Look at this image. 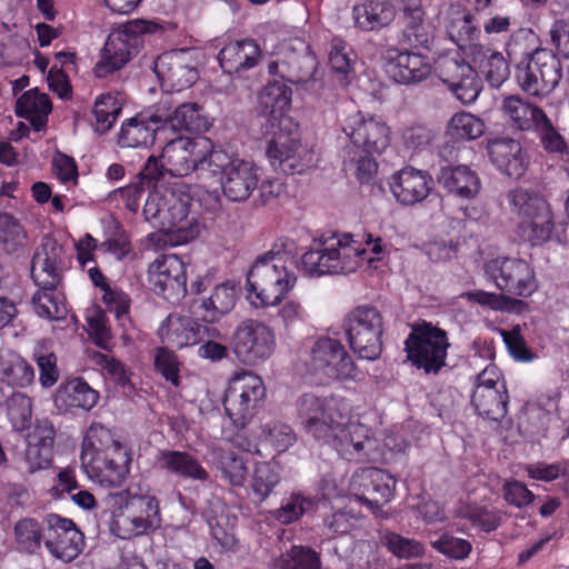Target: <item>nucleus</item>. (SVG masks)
<instances>
[{
	"label": "nucleus",
	"instance_id": "nucleus-63",
	"mask_svg": "<svg viewBox=\"0 0 569 569\" xmlns=\"http://www.w3.org/2000/svg\"><path fill=\"white\" fill-rule=\"evenodd\" d=\"M315 503L312 499L293 493L283 500L280 508L274 510V517L282 523H291L297 521L305 512L311 510Z\"/></svg>",
	"mask_w": 569,
	"mask_h": 569
},
{
	"label": "nucleus",
	"instance_id": "nucleus-30",
	"mask_svg": "<svg viewBox=\"0 0 569 569\" xmlns=\"http://www.w3.org/2000/svg\"><path fill=\"white\" fill-rule=\"evenodd\" d=\"M397 17L392 0H357L352 7L355 27L361 31H380L389 27Z\"/></svg>",
	"mask_w": 569,
	"mask_h": 569
},
{
	"label": "nucleus",
	"instance_id": "nucleus-6",
	"mask_svg": "<svg viewBox=\"0 0 569 569\" xmlns=\"http://www.w3.org/2000/svg\"><path fill=\"white\" fill-rule=\"evenodd\" d=\"M158 32H163L162 26L151 20L134 19L126 22L117 34L108 37L101 60L94 67V74L104 78L121 69L139 52L142 37Z\"/></svg>",
	"mask_w": 569,
	"mask_h": 569
},
{
	"label": "nucleus",
	"instance_id": "nucleus-1",
	"mask_svg": "<svg viewBox=\"0 0 569 569\" xmlns=\"http://www.w3.org/2000/svg\"><path fill=\"white\" fill-rule=\"evenodd\" d=\"M296 266L292 243L286 241L276 242L269 251L259 254L247 273V290L259 300L253 303L278 305L296 284Z\"/></svg>",
	"mask_w": 569,
	"mask_h": 569
},
{
	"label": "nucleus",
	"instance_id": "nucleus-35",
	"mask_svg": "<svg viewBox=\"0 0 569 569\" xmlns=\"http://www.w3.org/2000/svg\"><path fill=\"white\" fill-rule=\"evenodd\" d=\"M99 395L82 378L72 379L59 386L53 403L59 413L74 409L90 410L97 405Z\"/></svg>",
	"mask_w": 569,
	"mask_h": 569
},
{
	"label": "nucleus",
	"instance_id": "nucleus-57",
	"mask_svg": "<svg viewBox=\"0 0 569 569\" xmlns=\"http://www.w3.org/2000/svg\"><path fill=\"white\" fill-rule=\"evenodd\" d=\"M380 542L389 552L400 559L419 558L425 553V548L420 541L393 531H386L381 536Z\"/></svg>",
	"mask_w": 569,
	"mask_h": 569
},
{
	"label": "nucleus",
	"instance_id": "nucleus-15",
	"mask_svg": "<svg viewBox=\"0 0 569 569\" xmlns=\"http://www.w3.org/2000/svg\"><path fill=\"white\" fill-rule=\"evenodd\" d=\"M274 346V336L264 323L248 319L242 321L231 337V349L238 361L257 366L268 359Z\"/></svg>",
	"mask_w": 569,
	"mask_h": 569
},
{
	"label": "nucleus",
	"instance_id": "nucleus-41",
	"mask_svg": "<svg viewBox=\"0 0 569 569\" xmlns=\"http://www.w3.org/2000/svg\"><path fill=\"white\" fill-rule=\"evenodd\" d=\"M471 402L479 416L491 421H500L507 415L508 395L505 383L501 389H475Z\"/></svg>",
	"mask_w": 569,
	"mask_h": 569
},
{
	"label": "nucleus",
	"instance_id": "nucleus-3",
	"mask_svg": "<svg viewBox=\"0 0 569 569\" xmlns=\"http://www.w3.org/2000/svg\"><path fill=\"white\" fill-rule=\"evenodd\" d=\"M200 169L208 172V178H219L222 192L230 201H244L258 188L257 167L222 149H211Z\"/></svg>",
	"mask_w": 569,
	"mask_h": 569
},
{
	"label": "nucleus",
	"instance_id": "nucleus-8",
	"mask_svg": "<svg viewBox=\"0 0 569 569\" xmlns=\"http://www.w3.org/2000/svg\"><path fill=\"white\" fill-rule=\"evenodd\" d=\"M327 433L328 437L319 442L331 446L348 461L365 463L375 460L378 455V440L369 435L366 426L349 422L347 411L331 425Z\"/></svg>",
	"mask_w": 569,
	"mask_h": 569
},
{
	"label": "nucleus",
	"instance_id": "nucleus-7",
	"mask_svg": "<svg viewBox=\"0 0 569 569\" xmlns=\"http://www.w3.org/2000/svg\"><path fill=\"white\" fill-rule=\"evenodd\" d=\"M449 347L447 332L426 321L415 325L405 341L408 359L427 375H438L446 366Z\"/></svg>",
	"mask_w": 569,
	"mask_h": 569
},
{
	"label": "nucleus",
	"instance_id": "nucleus-36",
	"mask_svg": "<svg viewBox=\"0 0 569 569\" xmlns=\"http://www.w3.org/2000/svg\"><path fill=\"white\" fill-rule=\"evenodd\" d=\"M261 58V50L252 39L227 43L219 52L218 60L223 72L232 74L247 71Z\"/></svg>",
	"mask_w": 569,
	"mask_h": 569
},
{
	"label": "nucleus",
	"instance_id": "nucleus-37",
	"mask_svg": "<svg viewBox=\"0 0 569 569\" xmlns=\"http://www.w3.org/2000/svg\"><path fill=\"white\" fill-rule=\"evenodd\" d=\"M160 470L183 479L208 481L209 472L200 465L197 457L188 451L163 449L156 456Z\"/></svg>",
	"mask_w": 569,
	"mask_h": 569
},
{
	"label": "nucleus",
	"instance_id": "nucleus-61",
	"mask_svg": "<svg viewBox=\"0 0 569 569\" xmlns=\"http://www.w3.org/2000/svg\"><path fill=\"white\" fill-rule=\"evenodd\" d=\"M7 416L16 431L30 428L32 418V401L24 393L16 392L6 401Z\"/></svg>",
	"mask_w": 569,
	"mask_h": 569
},
{
	"label": "nucleus",
	"instance_id": "nucleus-39",
	"mask_svg": "<svg viewBox=\"0 0 569 569\" xmlns=\"http://www.w3.org/2000/svg\"><path fill=\"white\" fill-rule=\"evenodd\" d=\"M292 90L283 80H273L263 87L259 104L269 122H279V117L291 103Z\"/></svg>",
	"mask_w": 569,
	"mask_h": 569
},
{
	"label": "nucleus",
	"instance_id": "nucleus-26",
	"mask_svg": "<svg viewBox=\"0 0 569 569\" xmlns=\"http://www.w3.org/2000/svg\"><path fill=\"white\" fill-rule=\"evenodd\" d=\"M385 70L393 81L401 84H413L427 79L431 66L427 58L415 52L388 48L382 53Z\"/></svg>",
	"mask_w": 569,
	"mask_h": 569
},
{
	"label": "nucleus",
	"instance_id": "nucleus-25",
	"mask_svg": "<svg viewBox=\"0 0 569 569\" xmlns=\"http://www.w3.org/2000/svg\"><path fill=\"white\" fill-rule=\"evenodd\" d=\"M199 144V141L183 137L169 141L161 152V159L168 174L172 177H187L192 171H196L199 178H208V172L200 169V164L208 153L198 157L197 149Z\"/></svg>",
	"mask_w": 569,
	"mask_h": 569
},
{
	"label": "nucleus",
	"instance_id": "nucleus-13",
	"mask_svg": "<svg viewBox=\"0 0 569 569\" xmlns=\"http://www.w3.org/2000/svg\"><path fill=\"white\" fill-rule=\"evenodd\" d=\"M164 211L162 212L159 231L176 237V243H187L198 238L204 224L196 213L190 212L191 197L174 189L164 190Z\"/></svg>",
	"mask_w": 569,
	"mask_h": 569
},
{
	"label": "nucleus",
	"instance_id": "nucleus-17",
	"mask_svg": "<svg viewBox=\"0 0 569 569\" xmlns=\"http://www.w3.org/2000/svg\"><path fill=\"white\" fill-rule=\"evenodd\" d=\"M486 271L501 291L513 296L530 297L538 288L533 269L522 259H492Z\"/></svg>",
	"mask_w": 569,
	"mask_h": 569
},
{
	"label": "nucleus",
	"instance_id": "nucleus-43",
	"mask_svg": "<svg viewBox=\"0 0 569 569\" xmlns=\"http://www.w3.org/2000/svg\"><path fill=\"white\" fill-rule=\"evenodd\" d=\"M128 499L131 506L136 530L138 536L148 535L161 525L159 503L154 497L130 495Z\"/></svg>",
	"mask_w": 569,
	"mask_h": 569
},
{
	"label": "nucleus",
	"instance_id": "nucleus-60",
	"mask_svg": "<svg viewBox=\"0 0 569 569\" xmlns=\"http://www.w3.org/2000/svg\"><path fill=\"white\" fill-rule=\"evenodd\" d=\"M0 241L7 253H14L22 249L27 234L19 220L12 214L0 213Z\"/></svg>",
	"mask_w": 569,
	"mask_h": 569
},
{
	"label": "nucleus",
	"instance_id": "nucleus-21",
	"mask_svg": "<svg viewBox=\"0 0 569 569\" xmlns=\"http://www.w3.org/2000/svg\"><path fill=\"white\" fill-rule=\"evenodd\" d=\"M199 316L170 313L159 328V336L171 347L182 349L201 343L206 338H220L221 332L209 323H201Z\"/></svg>",
	"mask_w": 569,
	"mask_h": 569
},
{
	"label": "nucleus",
	"instance_id": "nucleus-58",
	"mask_svg": "<svg viewBox=\"0 0 569 569\" xmlns=\"http://www.w3.org/2000/svg\"><path fill=\"white\" fill-rule=\"evenodd\" d=\"M319 555L311 548L292 547L274 560L276 569H320Z\"/></svg>",
	"mask_w": 569,
	"mask_h": 569
},
{
	"label": "nucleus",
	"instance_id": "nucleus-62",
	"mask_svg": "<svg viewBox=\"0 0 569 569\" xmlns=\"http://www.w3.org/2000/svg\"><path fill=\"white\" fill-rule=\"evenodd\" d=\"M218 467L223 478L227 479L231 486H243L248 476V469L242 456L233 451H226L220 455Z\"/></svg>",
	"mask_w": 569,
	"mask_h": 569
},
{
	"label": "nucleus",
	"instance_id": "nucleus-42",
	"mask_svg": "<svg viewBox=\"0 0 569 569\" xmlns=\"http://www.w3.org/2000/svg\"><path fill=\"white\" fill-rule=\"evenodd\" d=\"M447 33L459 47L476 41L480 37V28L475 16L462 6H452L447 22Z\"/></svg>",
	"mask_w": 569,
	"mask_h": 569
},
{
	"label": "nucleus",
	"instance_id": "nucleus-23",
	"mask_svg": "<svg viewBox=\"0 0 569 569\" xmlns=\"http://www.w3.org/2000/svg\"><path fill=\"white\" fill-rule=\"evenodd\" d=\"M64 249L52 238H44L31 260V278L38 288L58 289L63 279Z\"/></svg>",
	"mask_w": 569,
	"mask_h": 569
},
{
	"label": "nucleus",
	"instance_id": "nucleus-27",
	"mask_svg": "<svg viewBox=\"0 0 569 569\" xmlns=\"http://www.w3.org/2000/svg\"><path fill=\"white\" fill-rule=\"evenodd\" d=\"M433 189V179L428 171L411 166L395 172L390 190L396 200L403 206L422 202Z\"/></svg>",
	"mask_w": 569,
	"mask_h": 569
},
{
	"label": "nucleus",
	"instance_id": "nucleus-47",
	"mask_svg": "<svg viewBox=\"0 0 569 569\" xmlns=\"http://www.w3.org/2000/svg\"><path fill=\"white\" fill-rule=\"evenodd\" d=\"M16 548L19 552L36 555L46 543L47 526H42L33 518L19 520L13 528Z\"/></svg>",
	"mask_w": 569,
	"mask_h": 569
},
{
	"label": "nucleus",
	"instance_id": "nucleus-51",
	"mask_svg": "<svg viewBox=\"0 0 569 569\" xmlns=\"http://www.w3.org/2000/svg\"><path fill=\"white\" fill-rule=\"evenodd\" d=\"M485 122L469 112L456 113L447 127V136L452 142L475 140L485 132Z\"/></svg>",
	"mask_w": 569,
	"mask_h": 569
},
{
	"label": "nucleus",
	"instance_id": "nucleus-20",
	"mask_svg": "<svg viewBox=\"0 0 569 569\" xmlns=\"http://www.w3.org/2000/svg\"><path fill=\"white\" fill-rule=\"evenodd\" d=\"M43 525L47 526L46 548L56 559L70 562L83 550L84 536L71 519L49 513Z\"/></svg>",
	"mask_w": 569,
	"mask_h": 569
},
{
	"label": "nucleus",
	"instance_id": "nucleus-40",
	"mask_svg": "<svg viewBox=\"0 0 569 569\" xmlns=\"http://www.w3.org/2000/svg\"><path fill=\"white\" fill-rule=\"evenodd\" d=\"M158 131L142 112L127 119L118 133V144L121 148H138L152 146Z\"/></svg>",
	"mask_w": 569,
	"mask_h": 569
},
{
	"label": "nucleus",
	"instance_id": "nucleus-34",
	"mask_svg": "<svg viewBox=\"0 0 569 569\" xmlns=\"http://www.w3.org/2000/svg\"><path fill=\"white\" fill-rule=\"evenodd\" d=\"M106 505L108 509L101 517H107L109 531L120 539L138 537L128 490L109 493L106 497Z\"/></svg>",
	"mask_w": 569,
	"mask_h": 569
},
{
	"label": "nucleus",
	"instance_id": "nucleus-32",
	"mask_svg": "<svg viewBox=\"0 0 569 569\" xmlns=\"http://www.w3.org/2000/svg\"><path fill=\"white\" fill-rule=\"evenodd\" d=\"M437 181L449 194L465 200L475 199L481 190L479 174L467 164L441 167Z\"/></svg>",
	"mask_w": 569,
	"mask_h": 569
},
{
	"label": "nucleus",
	"instance_id": "nucleus-59",
	"mask_svg": "<svg viewBox=\"0 0 569 569\" xmlns=\"http://www.w3.org/2000/svg\"><path fill=\"white\" fill-rule=\"evenodd\" d=\"M539 119L532 131L538 134L542 148L549 153L559 154L561 158L569 156L568 146L563 137L547 117L546 112Z\"/></svg>",
	"mask_w": 569,
	"mask_h": 569
},
{
	"label": "nucleus",
	"instance_id": "nucleus-29",
	"mask_svg": "<svg viewBox=\"0 0 569 569\" xmlns=\"http://www.w3.org/2000/svg\"><path fill=\"white\" fill-rule=\"evenodd\" d=\"M237 287L232 281L217 284L209 297L193 299L191 313L199 316L204 323H216L228 315L236 306Z\"/></svg>",
	"mask_w": 569,
	"mask_h": 569
},
{
	"label": "nucleus",
	"instance_id": "nucleus-4",
	"mask_svg": "<svg viewBox=\"0 0 569 569\" xmlns=\"http://www.w3.org/2000/svg\"><path fill=\"white\" fill-rule=\"evenodd\" d=\"M366 249L345 234L336 242L319 241L301 257L302 269L310 277L355 272L362 262Z\"/></svg>",
	"mask_w": 569,
	"mask_h": 569
},
{
	"label": "nucleus",
	"instance_id": "nucleus-11",
	"mask_svg": "<svg viewBox=\"0 0 569 569\" xmlns=\"http://www.w3.org/2000/svg\"><path fill=\"white\" fill-rule=\"evenodd\" d=\"M264 396L261 378L252 372H241L230 379L222 403L233 425L243 428L262 405Z\"/></svg>",
	"mask_w": 569,
	"mask_h": 569
},
{
	"label": "nucleus",
	"instance_id": "nucleus-12",
	"mask_svg": "<svg viewBox=\"0 0 569 569\" xmlns=\"http://www.w3.org/2000/svg\"><path fill=\"white\" fill-rule=\"evenodd\" d=\"M516 78L526 93L533 97L548 96L562 78L561 62L551 50H538L527 61L517 63Z\"/></svg>",
	"mask_w": 569,
	"mask_h": 569
},
{
	"label": "nucleus",
	"instance_id": "nucleus-49",
	"mask_svg": "<svg viewBox=\"0 0 569 569\" xmlns=\"http://www.w3.org/2000/svg\"><path fill=\"white\" fill-rule=\"evenodd\" d=\"M32 360L39 369V382L42 388H51L60 377L57 366V356L50 340H40L32 350Z\"/></svg>",
	"mask_w": 569,
	"mask_h": 569
},
{
	"label": "nucleus",
	"instance_id": "nucleus-44",
	"mask_svg": "<svg viewBox=\"0 0 569 569\" xmlns=\"http://www.w3.org/2000/svg\"><path fill=\"white\" fill-rule=\"evenodd\" d=\"M506 197L510 211L521 220H527L550 210L543 196L532 189L515 188L509 190Z\"/></svg>",
	"mask_w": 569,
	"mask_h": 569
},
{
	"label": "nucleus",
	"instance_id": "nucleus-22",
	"mask_svg": "<svg viewBox=\"0 0 569 569\" xmlns=\"http://www.w3.org/2000/svg\"><path fill=\"white\" fill-rule=\"evenodd\" d=\"M350 138L353 150L381 153L390 141L389 128L375 117L365 118L361 112L349 116L342 127Z\"/></svg>",
	"mask_w": 569,
	"mask_h": 569
},
{
	"label": "nucleus",
	"instance_id": "nucleus-24",
	"mask_svg": "<svg viewBox=\"0 0 569 569\" xmlns=\"http://www.w3.org/2000/svg\"><path fill=\"white\" fill-rule=\"evenodd\" d=\"M402 26V41L411 48L430 49L435 28L427 17L422 0H396Z\"/></svg>",
	"mask_w": 569,
	"mask_h": 569
},
{
	"label": "nucleus",
	"instance_id": "nucleus-55",
	"mask_svg": "<svg viewBox=\"0 0 569 569\" xmlns=\"http://www.w3.org/2000/svg\"><path fill=\"white\" fill-rule=\"evenodd\" d=\"M428 540L436 551L452 559H465L472 549L468 540L455 537L447 531L429 532Z\"/></svg>",
	"mask_w": 569,
	"mask_h": 569
},
{
	"label": "nucleus",
	"instance_id": "nucleus-48",
	"mask_svg": "<svg viewBox=\"0 0 569 569\" xmlns=\"http://www.w3.org/2000/svg\"><path fill=\"white\" fill-rule=\"evenodd\" d=\"M123 107V98L120 92H107L97 97L93 104L96 118L94 131L99 134L107 133L120 116Z\"/></svg>",
	"mask_w": 569,
	"mask_h": 569
},
{
	"label": "nucleus",
	"instance_id": "nucleus-56",
	"mask_svg": "<svg viewBox=\"0 0 569 569\" xmlns=\"http://www.w3.org/2000/svg\"><path fill=\"white\" fill-rule=\"evenodd\" d=\"M541 49L538 34L531 28L517 29L506 43L508 57L510 59L521 57V61H527L536 51Z\"/></svg>",
	"mask_w": 569,
	"mask_h": 569
},
{
	"label": "nucleus",
	"instance_id": "nucleus-33",
	"mask_svg": "<svg viewBox=\"0 0 569 569\" xmlns=\"http://www.w3.org/2000/svg\"><path fill=\"white\" fill-rule=\"evenodd\" d=\"M487 150L491 162L502 173L515 179L523 176L527 161L519 141L511 138L493 139L489 141Z\"/></svg>",
	"mask_w": 569,
	"mask_h": 569
},
{
	"label": "nucleus",
	"instance_id": "nucleus-53",
	"mask_svg": "<svg viewBox=\"0 0 569 569\" xmlns=\"http://www.w3.org/2000/svg\"><path fill=\"white\" fill-rule=\"evenodd\" d=\"M171 129L199 133L209 129V122L197 103H182L174 108Z\"/></svg>",
	"mask_w": 569,
	"mask_h": 569
},
{
	"label": "nucleus",
	"instance_id": "nucleus-45",
	"mask_svg": "<svg viewBox=\"0 0 569 569\" xmlns=\"http://www.w3.org/2000/svg\"><path fill=\"white\" fill-rule=\"evenodd\" d=\"M502 110L508 117L511 127L520 131H530L540 120L545 111L536 104L522 100L518 96L503 99Z\"/></svg>",
	"mask_w": 569,
	"mask_h": 569
},
{
	"label": "nucleus",
	"instance_id": "nucleus-54",
	"mask_svg": "<svg viewBox=\"0 0 569 569\" xmlns=\"http://www.w3.org/2000/svg\"><path fill=\"white\" fill-rule=\"evenodd\" d=\"M31 303L34 312L48 320L63 319L68 312L63 297L57 292V289L39 288L32 296Z\"/></svg>",
	"mask_w": 569,
	"mask_h": 569
},
{
	"label": "nucleus",
	"instance_id": "nucleus-38",
	"mask_svg": "<svg viewBox=\"0 0 569 569\" xmlns=\"http://www.w3.org/2000/svg\"><path fill=\"white\" fill-rule=\"evenodd\" d=\"M471 54L472 61L492 88H499L508 80L510 68L501 52L477 43L472 46Z\"/></svg>",
	"mask_w": 569,
	"mask_h": 569
},
{
	"label": "nucleus",
	"instance_id": "nucleus-28",
	"mask_svg": "<svg viewBox=\"0 0 569 569\" xmlns=\"http://www.w3.org/2000/svg\"><path fill=\"white\" fill-rule=\"evenodd\" d=\"M356 483L358 500L371 510H378L393 497L397 480L382 469L368 468L358 475Z\"/></svg>",
	"mask_w": 569,
	"mask_h": 569
},
{
	"label": "nucleus",
	"instance_id": "nucleus-46",
	"mask_svg": "<svg viewBox=\"0 0 569 569\" xmlns=\"http://www.w3.org/2000/svg\"><path fill=\"white\" fill-rule=\"evenodd\" d=\"M0 379L12 387L24 388L34 380V370L20 355L0 356Z\"/></svg>",
	"mask_w": 569,
	"mask_h": 569
},
{
	"label": "nucleus",
	"instance_id": "nucleus-64",
	"mask_svg": "<svg viewBox=\"0 0 569 569\" xmlns=\"http://www.w3.org/2000/svg\"><path fill=\"white\" fill-rule=\"evenodd\" d=\"M462 517L483 532L495 531L502 521L501 511L487 507H470L463 512Z\"/></svg>",
	"mask_w": 569,
	"mask_h": 569
},
{
	"label": "nucleus",
	"instance_id": "nucleus-10",
	"mask_svg": "<svg viewBox=\"0 0 569 569\" xmlns=\"http://www.w3.org/2000/svg\"><path fill=\"white\" fill-rule=\"evenodd\" d=\"M346 333L352 351L366 360H376L382 352L383 320L380 311L370 306L355 308L346 320Z\"/></svg>",
	"mask_w": 569,
	"mask_h": 569
},
{
	"label": "nucleus",
	"instance_id": "nucleus-16",
	"mask_svg": "<svg viewBox=\"0 0 569 569\" xmlns=\"http://www.w3.org/2000/svg\"><path fill=\"white\" fill-rule=\"evenodd\" d=\"M153 71L161 84L181 91L199 77L197 53L189 48L166 51L153 61Z\"/></svg>",
	"mask_w": 569,
	"mask_h": 569
},
{
	"label": "nucleus",
	"instance_id": "nucleus-9",
	"mask_svg": "<svg viewBox=\"0 0 569 569\" xmlns=\"http://www.w3.org/2000/svg\"><path fill=\"white\" fill-rule=\"evenodd\" d=\"M306 366L321 383L355 379L357 375V367L345 346L330 337H320L313 342Z\"/></svg>",
	"mask_w": 569,
	"mask_h": 569
},
{
	"label": "nucleus",
	"instance_id": "nucleus-19",
	"mask_svg": "<svg viewBox=\"0 0 569 569\" xmlns=\"http://www.w3.org/2000/svg\"><path fill=\"white\" fill-rule=\"evenodd\" d=\"M436 70L439 79L463 104L477 100L482 89L475 68L462 58H440Z\"/></svg>",
	"mask_w": 569,
	"mask_h": 569
},
{
	"label": "nucleus",
	"instance_id": "nucleus-18",
	"mask_svg": "<svg viewBox=\"0 0 569 569\" xmlns=\"http://www.w3.org/2000/svg\"><path fill=\"white\" fill-rule=\"evenodd\" d=\"M150 289L168 302L178 303L187 295L184 263L174 254L156 260L148 269Z\"/></svg>",
	"mask_w": 569,
	"mask_h": 569
},
{
	"label": "nucleus",
	"instance_id": "nucleus-2",
	"mask_svg": "<svg viewBox=\"0 0 569 569\" xmlns=\"http://www.w3.org/2000/svg\"><path fill=\"white\" fill-rule=\"evenodd\" d=\"M81 467L101 486H120L129 473L130 455L110 429L92 425L82 442Z\"/></svg>",
	"mask_w": 569,
	"mask_h": 569
},
{
	"label": "nucleus",
	"instance_id": "nucleus-52",
	"mask_svg": "<svg viewBox=\"0 0 569 569\" xmlns=\"http://www.w3.org/2000/svg\"><path fill=\"white\" fill-rule=\"evenodd\" d=\"M519 233L532 247L546 243L553 230V216L551 210L541 214L521 220L518 224Z\"/></svg>",
	"mask_w": 569,
	"mask_h": 569
},
{
	"label": "nucleus",
	"instance_id": "nucleus-31",
	"mask_svg": "<svg viewBox=\"0 0 569 569\" xmlns=\"http://www.w3.org/2000/svg\"><path fill=\"white\" fill-rule=\"evenodd\" d=\"M56 429L48 419H37L32 430L26 436V459L32 469H43L51 465Z\"/></svg>",
	"mask_w": 569,
	"mask_h": 569
},
{
	"label": "nucleus",
	"instance_id": "nucleus-5",
	"mask_svg": "<svg viewBox=\"0 0 569 569\" xmlns=\"http://www.w3.org/2000/svg\"><path fill=\"white\" fill-rule=\"evenodd\" d=\"M271 128L272 138L267 147L270 163L284 174L302 173L312 163L313 154L301 143L299 124L289 116H280Z\"/></svg>",
	"mask_w": 569,
	"mask_h": 569
},
{
	"label": "nucleus",
	"instance_id": "nucleus-50",
	"mask_svg": "<svg viewBox=\"0 0 569 569\" xmlns=\"http://www.w3.org/2000/svg\"><path fill=\"white\" fill-rule=\"evenodd\" d=\"M281 481V467L276 461H261L256 463L251 488L260 501L266 500L276 486Z\"/></svg>",
	"mask_w": 569,
	"mask_h": 569
},
{
	"label": "nucleus",
	"instance_id": "nucleus-14",
	"mask_svg": "<svg viewBox=\"0 0 569 569\" xmlns=\"http://www.w3.org/2000/svg\"><path fill=\"white\" fill-rule=\"evenodd\" d=\"M296 409L306 432L316 441L326 439L327 431L343 411H347V403L343 399L328 396L320 397L313 392L301 395L296 401Z\"/></svg>",
	"mask_w": 569,
	"mask_h": 569
}]
</instances>
